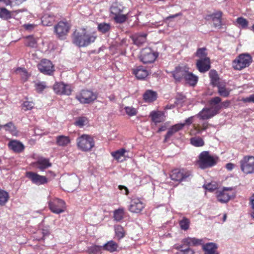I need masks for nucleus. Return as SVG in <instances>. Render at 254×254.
I'll use <instances>...</instances> for the list:
<instances>
[{
    "instance_id": "obj_45",
    "label": "nucleus",
    "mask_w": 254,
    "mask_h": 254,
    "mask_svg": "<svg viewBox=\"0 0 254 254\" xmlns=\"http://www.w3.org/2000/svg\"><path fill=\"white\" fill-rule=\"evenodd\" d=\"M207 50L205 47L200 48L197 49L196 53H195V56L199 58V59H202L203 58H209L207 57Z\"/></svg>"
},
{
    "instance_id": "obj_18",
    "label": "nucleus",
    "mask_w": 254,
    "mask_h": 254,
    "mask_svg": "<svg viewBox=\"0 0 254 254\" xmlns=\"http://www.w3.org/2000/svg\"><path fill=\"white\" fill-rule=\"evenodd\" d=\"M196 67L198 70L201 73L208 71L211 67L210 58L198 59L196 62Z\"/></svg>"
},
{
    "instance_id": "obj_56",
    "label": "nucleus",
    "mask_w": 254,
    "mask_h": 254,
    "mask_svg": "<svg viewBox=\"0 0 254 254\" xmlns=\"http://www.w3.org/2000/svg\"><path fill=\"white\" fill-rule=\"evenodd\" d=\"M237 22L243 28H246L248 25V20L242 17H238L237 19Z\"/></svg>"
},
{
    "instance_id": "obj_12",
    "label": "nucleus",
    "mask_w": 254,
    "mask_h": 254,
    "mask_svg": "<svg viewBox=\"0 0 254 254\" xmlns=\"http://www.w3.org/2000/svg\"><path fill=\"white\" fill-rule=\"evenodd\" d=\"M50 210L54 213L60 214L64 212L66 209L65 202L59 198L51 199L48 202Z\"/></svg>"
},
{
    "instance_id": "obj_3",
    "label": "nucleus",
    "mask_w": 254,
    "mask_h": 254,
    "mask_svg": "<svg viewBox=\"0 0 254 254\" xmlns=\"http://www.w3.org/2000/svg\"><path fill=\"white\" fill-rule=\"evenodd\" d=\"M78 149L83 152H89L95 147L94 137L89 134H83L76 138Z\"/></svg>"
},
{
    "instance_id": "obj_49",
    "label": "nucleus",
    "mask_w": 254,
    "mask_h": 254,
    "mask_svg": "<svg viewBox=\"0 0 254 254\" xmlns=\"http://www.w3.org/2000/svg\"><path fill=\"white\" fill-rule=\"evenodd\" d=\"M126 151L125 149L122 148L117 150L116 151L112 152L111 154L115 159L119 161L122 157L124 156Z\"/></svg>"
},
{
    "instance_id": "obj_63",
    "label": "nucleus",
    "mask_w": 254,
    "mask_h": 254,
    "mask_svg": "<svg viewBox=\"0 0 254 254\" xmlns=\"http://www.w3.org/2000/svg\"><path fill=\"white\" fill-rule=\"evenodd\" d=\"M119 189L120 190H122L124 189L126 190L125 194H126V195L128 194V190L126 187H125L124 186L120 185V186H119Z\"/></svg>"
},
{
    "instance_id": "obj_38",
    "label": "nucleus",
    "mask_w": 254,
    "mask_h": 254,
    "mask_svg": "<svg viewBox=\"0 0 254 254\" xmlns=\"http://www.w3.org/2000/svg\"><path fill=\"white\" fill-rule=\"evenodd\" d=\"M218 88V93L222 97H228L230 93V90L226 87L225 85L220 83L216 86Z\"/></svg>"
},
{
    "instance_id": "obj_54",
    "label": "nucleus",
    "mask_w": 254,
    "mask_h": 254,
    "mask_svg": "<svg viewBox=\"0 0 254 254\" xmlns=\"http://www.w3.org/2000/svg\"><path fill=\"white\" fill-rule=\"evenodd\" d=\"M103 250V248L101 246L93 245L88 249L90 253L95 254L100 253Z\"/></svg>"
},
{
    "instance_id": "obj_1",
    "label": "nucleus",
    "mask_w": 254,
    "mask_h": 254,
    "mask_svg": "<svg viewBox=\"0 0 254 254\" xmlns=\"http://www.w3.org/2000/svg\"><path fill=\"white\" fill-rule=\"evenodd\" d=\"M97 38L96 32L90 33L85 29L75 30L72 35V42L79 47H87L94 42Z\"/></svg>"
},
{
    "instance_id": "obj_22",
    "label": "nucleus",
    "mask_w": 254,
    "mask_h": 254,
    "mask_svg": "<svg viewBox=\"0 0 254 254\" xmlns=\"http://www.w3.org/2000/svg\"><path fill=\"white\" fill-rule=\"evenodd\" d=\"M149 117L155 125L163 122L165 120L164 113L160 111H153L150 112Z\"/></svg>"
},
{
    "instance_id": "obj_36",
    "label": "nucleus",
    "mask_w": 254,
    "mask_h": 254,
    "mask_svg": "<svg viewBox=\"0 0 254 254\" xmlns=\"http://www.w3.org/2000/svg\"><path fill=\"white\" fill-rule=\"evenodd\" d=\"M16 72L21 78L23 82L26 81L30 76L26 68L23 67H18L16 70Z\"/></svg>"
},
{
    "instance_id": "obj_17",
    "label": "nucleus",
    "mask_w": 254,
    "mask_h": 254,
    "mask_svg": "<svg viewBox=\"0 0 254 254\" xmlns=\"http://www.w3.org/2000/svg\"><path fill=\"white\" fill-rule=\"evenodd\" d=\"M53 89L57 94L69 95L71 93V87L63 82H56L53 86Z\"/></svg>"
},
{
    "instance_id": "obj_9",
    "label": "nucleus",
    "mask_w": 254,
    "mask_h": 254,
    "mask_svg": "<svg viewBox=\"0 0 254 254\" xmlns=\"http://www.w3.org/2000/svg\"><path fill=\"white\" fill-rule=\"evenodd\" d=\"M202 242V240L201 239H197L194 238H187L183 240L182 243L183 245L175 246L174 247L176 249L180 250L181 252L193 254L194 252L189 248V246L191 245L193 246L199 245L201 244Z\"/></svg>"
},
{
    "instance_id": "obj_32",
    "label": "nucleus",
    "mask_w": 254,
    "mask_h": 254,
    "mask_svg": "<svg viewBox=\"0 0 254 254\" xmlns=\"http://www.w3.org/2000/svg\"><path fill=\"white\" fill-rule=\"evenodd\" d=\"M209 77L210 78L211 84L213 86H216L221 83L218 73L215 70L213 69L209 71Z\"/></svg>"
},
{
    "instance_id": "obj_61",
    "label": "nucleus",
    "mask_w": 254,
    "mask_h": 254,
    "mask_svg": "<svg viewBox=\"0 0 254 254\" xmlns=\"http://www.w3.org/2000/svg\"><path fill=\"white\" fill-rule=\"evenodd\" d=\"M182 15V13L181 12H179V13H176V14H173V15H170L166 18V20H169L171 18H176L179 16H181Z\"/></svg>"
},
{
    "instance_id": "obj_4",
    "label": "nucleus",
    "mask_w": 254,
    "mask_h": 254,
    "mask_svg": "<svg viewBox=\"0 0 254 254\" xmlns=\"http://www.w3.org/2000/svg\"><path fill=\"white\" fill-rule=\"evenodd\" d=\"M218 160V157H213L209 151H203L199 154L197 164L201 169H204L215 166Z\"/></svg>"
},
{
    "instance_id": "obj_59",
    "label": "nucleus",
    "mask_w": 254,
    "mask_h": 254,
    "mask_svg": "<svg viewBox=\"0 0 254 254\" xmlns=\"http://www.w3.org/2000/svg\"><path fill=\"white\" fill-rule=\"evenodd\" d=\"M231 102L229 100H226L223 102H221V103H218V105L220 106L221 107V109L223 108H229L230 106Z\"/></svg>"
},
{
    "instance_id": "obj_30",
    "label": "nucleus",
    "mask_w": 254,
    "mask_h": 254,
    "mask_svg": "<svg viewBox=\"0 0 254 254\" xmlns=\"http://www.w3.org/2000/svg\"><path fill=\"white\" fill-rule=\"evenodd\" d=\"M202 248L205 252V254H216L218 246L214 243H208L203 245Z\"/></svg>"
},
{
    "instance_id": "obj_40",
    "label": "nucleus",
    "mask_w": 254,
    "mask_h": 254,
    "mask_svg": "<svg viewBox=\"0 0 254 254\" xmlns=\"http://www.w3.org/2000/svg\"><path fill=\"white\" fill-rule=\"evenodd\" d=\"M114 219L117 222H120L123 220L125 215V209L123 208H119L114 211Z\"/></svg>"
},
{
    "instance_id": "obj_48",
    "label": "nucleus",
    "mask_w": 254,
    "mask_h": 254,
    "mask_svg": "<svg viewBox=\"0 0 254 254\" xmlns=\"http://www.w3.org/2000/svg\"><path fill=\"white\" fill-rule=\"evenodd\" d=\"M88 124V120L86 117H80L78 118L74 123L75 126L80 127H82Z\"/></svg>"
},
{
    "instance_id": "obj_53",
    "label": "nucleus",
    "mask_w": 254,
    "mask_h": 254,
    "mask_svg": "<svg viewBox=\"0 0 254 254\" xmlns=\"http://www.w3.org/2000/svg\"><path fill=\"white\" fill-rule=\"evenodd\" d=\"M35 104L32 101H25L22 105V109L26 111L27 110H31L34 106Z\"/></svg>"
},
{
    "instance_id": "obj_44",
    "label": "nucleus",
    "mask_w": 254,
    "mask_h": 254,
    "mask_svg": "<svg viewBox=\"0 0 254 254\" xmlns=\"http://www.w3.org/2000/svg\"><path fill=\"white\" fill-rule=\"evenodd\" d=\"M2 128H3L6 131H9L12 134H15L17 133L16 127L12 122H9L4 125H1Z\"/></svg>"
},
{
    "instance_id": "obj_8",
    "label": "nucleus",
    "mask_w": 254,
    "mask_h": 254,
    "mask_svg": "<svg viewBox=\"0 0 254 254\" xmlns=\"http://www.w3.org/2000/svg\"><path fill=\"white\" fill-rule=\"evenodd\" d=\"M191 176V172L184 168L175 169L170 173V177L171 180L178 182L187 181Z\"/></svg>"
},
{
    "instance_id": "obj_11",
    "label": "nucleus",
    "mask_w": 254,
    "mask_h": 254,
    "mask_svg": "<svg viewBox=\"0 0 254 254\" xmlns=\"http://www.w3.org/2000/svg\"><path fill=\"white\" fill-rule=\"evenodd\" d=\"M158 56V53L150 48H145L140 52L139 59L143 64L153 63Z\"/></svg>"
},
{
    "instance_id": "obj_34",
    "label": "nucleus",
    "mask_w": 254,
    "mask_h": 254,
    "mask_svg": "<svg viewBox=\"0 0 254 254\" xmlns=\"http://www.w3.org/2000/svg\"><path fill=\"white\" fill-rule=\"evenodd\" d=\"M103 250H106L110 253H113L117 251L118 248V244L114 241H110L102 246Z\"/></svg>"
},
{
    "instance_id": "obj_20",
    "label": "nucleus",
    "mask_w": 254,
    "mask_h": 254,
    "mask_svg": "<svg viewBox=\"0 0 254 254\" xmlns=\"http://www.w3.org/2000/svg\"><path fill=\"white\" fill-rule=\"evenodd\" d=\"M33 167L38 169L40 171H43L47 168L52 166V163L48 158L43 157L39 158L38 160L33 163Z\"/></svg>"
},
{
    "instance_id": "obj_64",
    "label": "nucleus",
    "mask_w": 254,
    "mask_h": 254,
    "mask_svg": "<svg viewBox=\"0 0 254 254\" xmlns=\"http://www.w3.org/2000/svg\"><path fill=\"white\" fill-rule=\"evenodd\" d=\"M226 168L229 170H232L234 167V165L231 163H229L226 164Z\"/></svg>"
},
{
    "instance_id": "obj_62",
    "label": "nucleus",
    "mask_w": 254,
    "mask_h": 254,
    "mask_svg": "<svg viewBox=\"0 0 254 254\" xmlns=\"http://www.w3.org/2000/svg\"><path fill=\"white\" fill-rule=\"evenodd\" d=\"M167 129V126L166 125H162L158 129L157 132L159 133L160 132L165 131Z\"/></svg>"
},
{
    "instance_id": "obj_31",
    "label": "nucleus",
    "mask_w": 254,
    "mask_h": 254,
    "mask_svg": "<svg viewBox=\"0 0 254 254\" xmlns=\"http://www.w3.org/2000/svg\"><path fill=\"white\" fill-rule=\"evenodd\" d=\"M147 34L145 33L141 34H135L132 36L133 43L137 46H140L146 41Z\"/></svg>"
},
{
    "instance_id": "obj_46",
    "label": "nucleus",
    "mask_w": 254,
    "mask_h": 254,
    "mask_svg": "<svg viewBox=\"0 0 254 254\" xmlns=\"http://www.w3.org/2000/svg\"><path fill=\"white\" fill-rule=\"evenodd\" d=\"M190 222V220L186 217H184L183 219L179 221V224L182 230L187 231L189 229Z\"/></svg>"
},
{
    "instance_id": "obj_42",
    "label": "nucleus",
    "mask_w": 254,
    "mask_h": 254,
    "mask_svg": "<svg viewBox=\"0 0 254 254\" xmlns=\"http://www.w3.org/2000/svg\"><path fill=\"white\" fill-rule=\"evenodd\" d=\"M8 193L1 189H0V206H4L9 199Z\"/></svg>"
},
{
    "instance_id": "obj_25",
    "label": "nucleus",
    "mask_w": 254,
    "mask_h": 254,
    "mask_svg": "<svg viewBox=\"0 0 254 254\" xmlns=\"http://www.w3.org/2000/svg\"><path fill=\"white\" fill-rule=\"evenodd\" d=\"M184 127V124H177L169 128L167 132L165 135L164 142H167L169 138L172 137L176 132L182 130Z\"/></svg>"
},
{
    "instance_id": "obj_29",
    "label": "nucleus",
    "mask_w": 254,
    "mask_h": 254,
    "mask_svg": "<svg viewBox=\"0 0 254 254\" xmlns=\"http://www.w3.org/2000/svg\"><path fill=\"white\" fill-rule=\"evenodd\" d=\"M112 13L114 15V19L117 23H122L127 19V15L122 14L117 12V7H114L112 9Z\"/></svg>"
},
{
    "instance_id": "obj_5",
    "label": "nucleus",
    "mask_w": 254,
    "mask_h": 254,
    "mask_svg": "<svg viewBox=\"0 0 254 254\" xmlns=\"http://www.w3.org/2000/svg\"><path fill=\"white\" fill-rule=\"evenodd\" d=\"M252 61V57L250 54H241L233 61L232 67L235 70H241L249 66Z\"/></svg>"
},
{
    "instance_id": "obj_23",
    "label": "nucleus",
    "mask_w": 254,
    "mask_h": 254,
    "mask_svg": "<svg viewBox=\"0 0 254 254\" xmlns=\"http://www.w3.org/2000/svg\"><path fill=\"white\" fill-rule=\"evenodd\" d=\"M132 73L140 80L144 79L149 74L148 71L143 66H138L133 68Z\"/></svg>"
},
{
    "instance_id": "obj_24",
    "label": "nucleus",
    "mask_w": 254,
    "mask_h": 254,
    "mask_svg": "<svg viewBox=\"0 0 254 254\" xmlns=\"http://www.w3.org/2000/svg\"><path fill=\"white\" fill-rule=\"evenodd\" d=\"M7 145L9 149L15 153L22 152L24 149V145L19 141L16 140H10Z\"/></svg>"
},
{
    "instance_id": "obj_58",
    "label": "nucleus",
    "mask_w": 254,
    "mask_h": 254,
    "mask_svg": "<svg viewBox=\"0 0 254 254\" xmlns=\"http://www.w3.org/2000/svg\"><path fill=\"white\" fill-rule=\"evenodd\" d=\"M244 103H254V94L250 95L249 97L246 98H243L241 100Z\"/></svg>"
},
{
    "instance_id": "obj_19",
    "label": "nucleus",
    "mask_w": 254,
    "mask_h": 254,
    "mask_svg": "<svg viewBox=\"0 0 254 254\" xmlns=\"http://www.w3.org/2000/svg\"><path fill=\"white\" fill-rule=\"evenodd\" d=\"M222 12L218 11L211 14L207 15L206 19L207 20L211 19L215 27L221 28L222 26Z\"/></svg>"
},
{
    "instance_id": "obj_27",
    "label": "nucleus",
    "mask_w": 254,
    "mask_h": 254,
    "mask_svg": "<svg viewBox=\"0 0 254 254\" xmlns=\"http://www.w3.org/2000/svg\"><path fill=\"white\" fill-rule=\"evenodd\" d=\"M198 78L196 75L190 72L188 70H187L184 79L186 83L190 86H194L198 81Z\"/></svg>"
},
{
    "instance_id": "obj_52",
    "label": "nucleus",
    "mask_w": 254,
    "mask_h": 254,
    "mask_svg": "<svg viewBox=\"0 0 254 254\" xmlns=\"http://www.w3.org/2000/svg\"><path fill=\"white\" fill-rule=\"evenodd\" d=\"M36 234L42 235L41 237H38L37 236L36 237V239L39 241L40 240H45V238L49 235L50 232L47 230H39L37 231V232H36Z\"/></svg>"
},
{
    "instance_id": "obj_43",
    "label": "nucleus",
    "mask_w": 254,
    "mask_h": 254,
    "mask_svg": "<svg viewBox=\"0 0 254 254\" xmlns=\"http://www.w3.org/2000/svg\"><path fill=\"white\" fill-rule=\"evenodd\" d=\"M97 28L99 32L103 34H105L110 31L111 26L110 23L103 22L98 24Z\"/></svg>"
},
{
    "instance_id": "obj_35",
    "label": "nucleus",
    "mask_w": 254,
    "mask_h": 254,
    "mask_svg": "<svg viewBox=\"0 0 254 254\" xmlns=\"http://www.w3.org/2000/svg\"><path fill=\"white\" fill-rule=\"evenodd\" d=\"M55 21V17L53 15L45 14L41 18V22L44 26H51Z\"/></svg>"
},
{
    "instance_id": "obj_47",
    "label": "nucleus",
    "mask_w": 254,
    "mask_h": 254,
    "mask_svg": "<svg viewBox=\"0 0 254 254\" xmlns=\"http://www.w3.org/2000/svg\"><path fill=\"white\" fill-rule=\"evenodd\" d=\"M0 17L5 20L12 18L11 12L5 8H2L0 10Z\"/></svg>"
},
{
    "instance_id": "obj_26",
    "label": "nucleus",
    "mask_w": 254,
    "mask_h": 254,
    "mask_svg": "<svg viewBox=\"0 0 254 254\" xmlns=\"http://www.w3.org/2000/svg\"><path fill=\"white\" fill-rule=\"evenodd\" d=\"M209 126V124L207 122H203L201 125L199 123L194 122L192 125L193 130H191L190 134L195 135L200 133L202 131L206 130Z\"/></svg>"
},
{
    "instance_id": "obj_6",
    "label": "nucleus",
    "mask_w": 254,
    "mask_h": 254,
    "mask_svg": "<svg viewBox=\"0 0 254 254\" xmlns=\"http://www.w3.org/2000/svg\"><path fill=\"white\" fill-rule=\"evenodd\" d=\"M97 98V94L88 89H82L75 96V99L80 103L84 104H89L93 102Z\"/></svg>"
},
{
    "instance_id": "obj_39",
    "label": "nucleus",
    "mask_w": 254,
    "mask_h": 254,
    "mask_svg": "<svg viewBox=\"0 0 254 254\" xmlns=\"http://www.w3.org/2000/svg\"><path fill=\"white\" fill-rule=\"evenodd\" d=\"M115 236L119 240L123 238L126 235V231L123 227L120 225H117L114 226Z\"/></svg>"
},
{
    "instance_id": "obj_33",
    "label": "nucleus",
    "mask_w": 254,
    "mask_h": 254,
    "mask_svg": "<svg viewBox=\"0 0 254 254\" xmlns=\"http://www.w3.org/2000/svg\"><path fill=\"white\" fill-rule=\"evenodd\" d=\"M70 139L69 136L59 135L56 137V143L60 146H66L70 143Z\"/></svg>"
},
{
    "instance_id": "obj_51",
    "label": "nucleus",
    "mask_w": 254,
    "mask_h": 254,
    "mask_svg": "<svg viewBox=\"0 0 254 254\" xmlns=\"http://www.w3.org/2000/svg\"><path fill=\"white\" fill-rule=\"evenodd\" d=\"M47 87L45 82H38L35 84V88L36 92L41 93Z\"/></svg>"
},
{
    "instance_id": "obj_16",
    "label": "nucleus",
    "mask_w": 254,
    "mask_h": 254,
    "mask_svg": "<svg viewBox=\"0 0 254 254\" xmlns=\"http://www.w3.org/2000/svg\"><path fill=\"white\" fill-rule=\"evenodd\" d=\"M187 66L179 65L176 66L175 69L171 72L172 76L174 78L176 82H180L185 78V75L189 70Z\"/></svg>"
},
{
    "instance_id": "obj_7",
    "label": "nucleus",
    "mask_w": 254,
    "mask_h": 254,
    "mask_svg": "<svg viewBox=\"0 0 254 254\" xmlns=\"http://www.w3.org/2000/svg\"><path fill=\"white\" fill-rule=\"evenodd\" d=\"M240 169L246 174L254 173V156L251 155L245 156L239 162Z\"/></svg>"
},
{
    "instance_id": "obj_2",
    "label": "nucleus",
    "mask_w": 254,
    "mask_h": 254,
    "mask_svg": "<svg viewBox=\"0 0 254 254\" xmlns=\"http://www.w3.org/2000/svg\"><path fill=\"white\" fill-rule=\"evenodd\" d=\"M221 98L219 97H215L209 101L210 108H203L197 115L195 116L199 120H204L211 118L217 114H219L221 110L220 106L218 103L221 102Z\"/></svg>"
},
{
    "instance_id": "obj_10",
    "label": "nucleus",
    "mask_w": 254,
    "mask_h": 254,
    "mask_svg": "<svg viewBox=\"0 0 254 254\" xmlns=\"http://www.w3.org/2000/svg\"><path fill=\"white\" fill-rule=\"evenodd\" d=\"M71 27L67 21H61L54 26V33L57 37L61 40L65 39Z\"/></svg>"
},
{
    "instance_id": "obj_21",
    "label": "nucleus",
    "mask_w": 254,
    "mask_h": 254,
    "mask_svg": "<svg viewBox=\"0 0 254 254\" xmlns=\"http://www.w3.org/2000/svg\"><path fill=\"white\" fill-rule=\"evenodd\" d=\"M144 207V203L139 199H133L130 202L128 210L132 213H139Z\"/></svg>"
},
{
    "instance_id": "obj_37",
    "label": "nucleus",
    "mask_w": 254,
    "mask_h": 254,
    "mask_svg": "<svg viewBox=\"0 0 254 254\" xmlns=\"http://www.w3.org/2000/svg\"><path fill=\"white\" fill-rule=\"evenodd\" d=\"M190 143L192 146L196 147H202L205 144L203 139L199 136H194L190 138Z\"/></svg>"
},
{
    "instance_id": "obj_50",
    "label": "nucleus",
    "mask_w": 254,
    "mask_h": 254,
    "mask_svg": "<svg viewBox=\"0 0 254 254\" xmlns=\"http://www.w3.org/2000/svg\"><path fill=\"white\" fill-rule=\"evenodd\" d=\"M203 187L209 191L212 192L218 188V184L215 182H211L207 184H205Z\"/></svg>"
},
{
    "instance_id": "obj_14",
    "label": "nucleus",
    "mask_w": 254,
    "mask_h": 254,
    "mask_svg": "<svg viewBox=\"0 0 254 254\" xmlns=\"http://www.w3.org/2000/svg\"><path fill=\"white\" fill-rule=\"evenodd\" d=\"M39 70L45 75H52L54 71V65L53 63L47 59H42L37 64Z\"/></svg>"
},
{
    "instance_id": "obj_28",
    "label": "nucleus",
    "mask_w": 254,
    "mask_h": 254,
    "mask_svg": "<svg viewBox=\"0 0 254 254\" xmlns=\"http://www.w3.org/2000/svg\"><path fill=\"white\" fill-rule=\"evenodd\" d=\"M157 94L156 92L151 90H147L143 94V98L145 102L150 103L156 100Z\"/></svg>"
},
{
    "instance_id": "obj_13",
    "label": "nucleus",
    "mask_w": 254,
    "mask_h": 254,
    "mask_svg": "<svg viewBox=\"0 0 254 254\" xmlns=\"http://www.w3.org/2000/svg\"><path fill=\"white\" fill-rule=\"evenodd\" d=\"M235 191L234 188L224 187L222 190L219 191L217 194L218 200L221 203H226L231 198L235 196Z\"/></svg>"
},
{
    "instance_id": "obj_57",
    "label": "nucleus",
    "mask_w": 254,
    "mask_h": 254,
    "mask_svg": "<svg viewBox=\"0 0 254 254\" xmlns=\"http://www.w3.org/2000/svg\"><path fill=\"white\" fill-rule=\"evenodd\" d=\"M195 117H196L195 116L190 117L188 118V119H187L186 120H185L184 123H180V124H184V127L185 126V125H190L193 122H195V121L194 120Z\"/></svg>"
},
{
    "instance_id": "obj_60",
    "label": "nucleus",
    "mask_w": 254,
    "mask_h": 254,
    "mask_svg": "<svg viewBox=\"0 0 254 254\" xmlns=\"http://www.w3.org/2000/svg\"><path fill=\"white\" fill-rule=\"evenodd\" d=\"M36 26L35 24H25L23 25V27L26 30L31 31Z\"/></svg>"
},
{
    "instance_id": "obj_15",
    "label": "nucleus",
    "mask_w": 254,
    "mask_h": 254,
    "mask_svg": "<svg viewBox=\"0 0 254 254\" xmlns=\"http://www.w3.org/2000/svg\"><path fill=\"white\" fill-rule=\"evenodd\" d=\"M25 176L33 184L38 186L48 183V179L45 176L40 175L35 172H27Z\"/></svg>"
},
{
    "instance_id": "obj_55",
    "label": "nucleus",
    "mask_w": 254,
    "mask_h": 254,
    "mask_svg": "<svg viewBox=\"0 0 254 254\" xmlns=\"http://www.w3.org/2000/svg\"><path fill=\"white\" fill-rule=\"evenodd\" d=\"M125 110L126 114L129 116H133L137 114V112L136 109L132 107H126Z\"/></svg>"
},
{
    "instance_id": "obj_41",
    "label": "nucleus",
    "mask_w": 254,
    "mask_h": 254,
    "mask_svg": "<svg viewBox=\"0 0 254 254\" xmlns=\"http://www.w3.org/2000/svg\"><path fill=\"white\" fill-rule=\"evenodd\" d=\"M24 44L26 46L30 48H36L37 46V41L33 36H28L25 37Z\"/></svg>"
}]
</instances>
